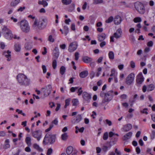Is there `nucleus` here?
I'll return each mask as SVG.
<instances>
[{
	"instance_id": "39448f33",
	"label": "nucleus",
	"mask_w": 155,
	"mask_h": 155,
	"mask_svg": "<svg viewBox=\"0 0 155 155\" xmlns=\"http://www.w3.org/2000/svg\"><path fill=\"white\" fill-rule=\"evenodd\" d=\"M2 32L3 35L7 39H11L13 37L11 31L6 26H4L2 29Z\"/></svg>"
},
{
	"instance_id": "2eb2a0df",
	"label": "nucleus",
	"mask_w": 155,
	"mask_h": 155,
	"mask_svg": "<svg viewBox=\"0 0 155 155\" xmlns=\"http://www.w3.org/2000/svg\"><path fill=\"white\" fill-rule=\"evenodd\" d=\"M82 61L86 63H89L92 61V59L87 56L83 57L82 58Z\"/></svg>"
},
{
	"instance_id": "72a5a7b5",
	"label": "nucleus",
	"mask_w": 155,
	"mask_h": 155,
	"mask_svg": "<svg viewBox=\"0 0 155 155\" xmlns=\"http://www.w3.org/2000/svg\"><path fill=\"white\" fill-rule=\"evenodd\" d=\"M72 1L71 0H61L62 3L65 5H68L71 4Z\"/></svg>"
},
{
	"instance_id": "ddd939ff",
	"label": "nucleus",
	"mask_w": 155,
	"mask_h": 155,
	"mask_svg": "<svg viewBox=\"0 0 155 155\" xmlns=\"http://www.w3.org/2000/svg\"><path fill=\"white\" fill-rule=\"evenodd\" d=\"M11 52L9 50H8L6 52L5 51L3 53V54L4 55L6 58H7V60L8 61H9L11 60Z\"/></svg>"
},
{
	"instance_id": "1a4fd4ad",
	"label": "nucleus",
	"mask_w": 155,
	"mask_h": 155,
	"mask_svg": "<svg viewBox=\"0 0 155 155\" xmlns=\"http://www.w3.org/2000/svg\"><path fill=\"white\" fill-rule=\"evenodd\" d=\"M135 77L134 74L133 73H131L129 74L127 77L126 83L128 85H130L133 83Z\"/></svg>"
},
{
	"instance_id": "052dcab7",
	"label": "nucleus",
	"mask_w": 155,
	"mask_h": 155,
	"mask_svg": "<svg viewBox=\"0 0 155 155\" xmlns=\"http://www.w3.org/2000/svg\"><path fill=\"white\" fill-rule=\"evenodd\" d=\"M147 109L144 108L143 110L141 111V112L142 113L145 114H147L148 113L147 111Z\"/></svg>"
},
{
	"instance_id": "6e6552de",
	"label": "nucleus",
	"mask_w": 155,
	"mask_h": 155,
	"mask_svg": "<svg viewBox=\"0 0 155 155\" xmlns=\"http://www.w3.org/2000/svg\"><path fill=\"white\" fill-rule=\"evenodd\" d=\"M47 23V20L46 19L41 18L39 21L38 28L40 29L44 28L46 26Z\"/></svg>"
},
{
	"instance_id": "473e14b6",
	"label": "nucleus",
	"mask_w": 155,
	"mask_h": 155,
	"mask_svg": "<svg viewBox=\"0 0 155 155\" xmlns=\"http://www.w3.org/2000/svg\"><path fill=\"white\" fill-rule=\"evenodd\" d=\"M33 147L34 148L39 151H43V149L40 147L36 143L34 144Z\"/></svg>"
},
{
	"instance_id": "774afa93",
	"label": "nucleus",
	"mask_w": 155,
	"mask_h": 155,
	"mask_svg": "<svg viewBox=\"0 0 155 155\" xmlns=\"http://www.w3.org/2000/svg\"><path fill=\"white\" fill-rule=\"evenodd\" d=\"M151 119L153 121L155 122V114H154L151 115Z\"/></svg>"
},
{
	"instance_id": "9b49d317",
	"label": "nucleus",
	"mask_w": 155,
	"mask_h": 155,
	"mask_svg": "<svg viewBox=\"0 0 155 155\" xmlns=\"http://www.w3.org/2000/svg\"><path fill=\"white\" fill-rule=\"evenodd\" d=\"M78 44L76 41L71 43L69 45L68 51L70 52H72L75 50L78 46Z\"/></svg>"
},
{
	"instance_id": "49530a36",
	"label": "nucleus",
	"mask_w": 155,
	"mask_h": 155,
	"mask_svg": "<svg viewBox=\"0 0 155 155\" xmlns=\"http://www.w3.org/2000/svg\"><path fill=\"white\" fill-rule=\"evenodd\" d=\"M108 133L107 132H105L104 133L103 138L104 140H106L108 138Z\"/></svg>"
},
{
	"instance_id": "b1692460",
	"label": "nucleus",
	"mask_w": 155,
	"mask_h": 155,
	"mask_svg": "<svg viewBox=\"0 0 155 155\" xmlns=\"http://www.w3.org/2000/svg\"><path fill=\"white\" fill-rule=\"evenodd\" d=\"M25 141L28 146H31V138L29 137H27L25 139Z\"/></svg>"
},
{
	"instance_id": "7ed1b4c3",
	"label": "nucleus",
	"mask_w": 155,
	"mask_h": 155,
	"mask_svg": "<svg viewBox=\"0 0 155 155\" xmlns=\"http://www.w3.org/2000/svg\"><path fill=\"white\" fill-rule=\"evenodd\" d=\"M134 7L137 12L140 14H143L146 10L144 5L139 2H137L134 3Z\"/></svg>"
},
{
	"instance_id": "69168bd1",
	"label": "nucleus",
	"mask_w": 155,
	"mask_h": 155,
	"mask_svg": "<svg viewBox=\"0 0 155 155\" xmlns=\"http://www.w3.org/2000/svg\"><path fill=\"white\" fill-rule=\"evenodd\" d=\"M96 153H100L101 151V149L99 147H97L96 148Z\"/></svg>"
},
{
	"instance_id": "9d476101",
	"label": "nucleus",
	"mask_w": 155,
	"mask_h": 155,
	"mask_svg": "<svg viewBox=\"0 0 155 155\" xmlns=\"http://www.w3.org/2000/svg\"><path fill=\"white\" fill-rule=\"evenodd\" d=\"M144 78L143 77L142 73L140 72L137 76L136 82L137 85L140 87L144 81Z\"/></svg>"
},
{
	"instance_id": "4be33fe9",
	"label": "nucleus",
	"mask_w": 155,
	"mask_h": 155,
	"mask_svg": "<svg viewBox=\"0 0 155 155\" xmlns=\"http://www.w3.org/2000/svg\"><path fill=\"white\" fill-rule=\"evenodd\" d=\"M88 74V71H84L81 72L79 74V76L81 78H84L87 76Z\"/></svg>"
},
{
	"instance_id": "bf43d9fd",
	"label": "nucleus",
	"mask_w": 155,
	"mask_h": 155,
	"mask_svg": "<svg viewBox=\"0 0 155 155\" xmlns=\"http://www.w3.org/2000/svg\"><path fill=\"white\" fill-rule=\"evenodd\" d=\"M130 66L131 68H134L135 67V63L133 61H131L130 62Z\"/></svg>"
},
{
	"instance_id": "a19ab883",
	"label": "nucleus",
	"mask_w": 155,
	"mask_h": 155,
	"mask_svg": "<svg viewBox=\"0 0 155 155\" xmlns=\"http://www.w3.org/2000/svg\"><path fill=\"white\" fill-rule=\"evenodd\" d=\"M70 99H68L65 101V105L64 106V108H66L67 106H68L70 104Z\"/></svg>"
},
{
	"instance_id": "a878e982",
	"label": "nucleus",
	"mask_w": 155,
	"mask_h": 155,
	"mask_svg": "<svg viewBox=\"0 0 155 155\" xmlns=\"http://www.w3.org/2000/svg\"><path fill=\"white\" fill-rule=\"evenodd\" d=\"M15 50L16 52H19L21 49L20 45L19 43L15 44L14 45Z\"/></svg>"
},
{
	"instance_id": "f257e3e1",
	"label": "nucleus",
	"mask_w": 155,
	"mask_h": 155,
	"mask_svg": "<svg viewBox=\"0 0 155 155\" xmlns=\"http://www.w3.org/2000/svg\"><path fill=\"white\" fill-rule=\"evenodd\" d=\"M17 79L19 83L21 85L26 86L30 84V79L28 78L27 76L23 74H18L17 76Z\"/></svg>"
},
{
	"instance_id": "5fc2aeb1",
	"label": "nucleus",
	"mask_w": 155,
	"mask_h": 155,
	"mask_svg": "<svg viewBox=\"0 0 155 155\" xmlns=\"http://www.w3.org/2000/svg\"><path fill=\"white\" fill-rule=\"evenodd\" d=\"M52 124H54L55 125H57L58 123V120L57 118L55 119L52 122Z\"/></svg>"
},
{
	"instance_id": "dca6fc26",
	"label": "nucleus",
	"mask_w": 155,
	"mask_h": 155,
	"mask_svg": "<svg viewBox=\"0 0 155 155\" xmlns=\"http://www.w3.org/2000/svg\"><path fill=\"white\" fill-rule=\"evenodd\" d=\"M132 135V133L131 132L127 133L124 136L123 138V140H128L131 137Z\"/></svg>"
},
{
	"instance_id": "a211bd4d",
	"label": "nucleus",
	"mask_w": 155,
	"mask_h": 155,
	"mask_svg": "<svg viewBox=\"0 0 155 155\" xmlns=\"http://www.w3.org/2000/svg\"><path fill=\"white\" fill-rule=\"evenodd\" d=\"M132 127V125L131 124H128L124 126L123 129L125 131L127 132L130 130Z\"/></svg>"
},
{
	"instance_id": "58836bf2",
	"label": "nucleus",
	"mask_w": 155,
	"mask_h": 155,
	"mask_svg": "<svg viewBox=\"0 0 155 155\" xmlns=\"http://www.w3.org/2000/svg\"><path fill=\"white\" fill-rule=\"evenodd\" d=\"M111 99V97H104L102 100V103H105L109 101Z\"/></svg>"
},
{
	"instance_id": "f3484780",
	"label": "nucleus",
	"mask_w": 155,
	"mask_h": 155,
	"mask_svg": "<svg viewBox=\"0 0 155 155\" xmlns=\"http://www.w3.org/2000/svg\"><path fill=\"white\" fill-rule=\"evenodd\" d=\"M106 35L104 33H102L98 35V39L99 41H103L105 38Z\"/></svg>"
},
{
	"instance_id": "338daca9",
	"label": "nucleus",
	"mask_w": 155,
	"mask_h": 155,
	"mask_svg": "<svg viewBox=\"0 0 155 155\" xmlns=\"http://www.w3.org/2000/svg\"><path fill=\"white\" fill-rule=\"evenodd\" d=\"M82 92V88L81 87H80L78 90V95L79 96H80Z\"/></svg>"
},
{
	"instance_id": "5701e85b",
	"label": "nucleus",
	"mask_w": 155,
	"mask_h": 155,
	"mask_svg": "<svg viewBox=\"0 0 155 155\" xmlns=\"http://www.w3.org/2000/svg\"><path fill=\"white\" fill-rule=\"evenodd\" d=\"M20 0H12L10 5L11 7H15L20 2Z\"/></svg>"
},
{
	"instance_id": "8fccbe9b",
	"label": "nucleus",
	"mask_w": 155,
	"mask_h": 155,
	"mask_svg": "<svg viewBox=\"0 0 155 155\" xmlns=\"http://www.w3.org/2000/svg\"><path fill=\"white\" fill-rule=\"evenodd\" d=\"M48 40L51 42H53L54 41V38H53V37L52 35H50L49 36Z\"/></svg>"
},
{
	"instance_id": "f8f14e48",
	"label": "nucleus",
	"mask_w": 155,
	"mask_h": 155,
	"mask_svg": "<svg viewBox=\"0 0 155 155\" xmlns=\"http://www.w3.org/2000/svg\"><path fill=\"white\" fill-rule=\"evenodd\" d=\"M59 55V49L58 48L55 47L54 51V53L53 54V58L52 59H57Z\"/></svg>"
},
{
	"instance_id": "f03ea898",
	"label": "nucleus",
	"mask_w": 155,
	"mask_h": 155,
	"mask_svg": "<svg viewBox=\"0 0 155 155\" xmlns=\"http://www.w3.org/2000/svg\"><path fill=\"white\" fill-rule=\"evenodd\" d=\"M56 139V136L51 133H47L45 135L43 140V143L46 145L48 143L52 144L55 142Z\"/></svg>"
},
{
	"instance_id": "bb28decb",
	"label": "nucleus",
	"mask_w": 155,
	"mask_h": 155,
	"mask_svg": "<svg viewBox=\"0 0 155 155\" xmlns=\"http://www.w3.org/2000/svg\"><path fill=\"white\" fill-rule=\"evenodd\" d=\"M68 138V135L67 133H64L61 135V139L63 141H66Z\"/></svg>"
},
{
	"instance_id": "cd10ccee",
	"label": "nucleus",
	"mask_w": 155,
	"mask_h": 155,
	"mask_svg": "<svg viewBox=\"0 0 155 155\" xmlns=\"http://www.w3.org/2000/svg\"><path fill=\"white\" fill-rule=\"evenodd\" d=\"M25 48L26 50H30L32 48V45L30 43H26L25 45Z\"/></svg>"
},
{
	"instance_id": "3c124183",
	"label": "nucleus",
	"mask_w": 155,
	"mask_h": 155,
	"mask_svg": "<svg viewBox=\"0 0 155 155\" xmlns=\"http://www.w3.org/2000/svg\"><path fill=\"white\" fill-rule=\"evenodd\" d=\"M155 137V131L153 130L152 131L150 135V138L152 140H153Z\"/></svg>"
},
{
	"instance_id": "de8ad7c7",
	"label": "nucleus",
	"mask_w": 155,
	"mask_h": 155,
	"mask_svg": "<svg viewBox=\"0 0 155 155\" xmlns=\"http://www.w3.org/2000/svg\"><path fill=\"white\" fill-rule=\"evenodd\" d=\"M134 21L135 22H139L141 21V19L140 18L137 17L134 18Z\"/></svg>"
},
{
	"instance_id": "c9c22d12",
	"label": "nucleus",
	"mask_w": 155,
	"mask_h": 155,
	"mask_svg": "<svg viewBox=\"0 0 155 155\" xmlns=\"http://www.w3.org/2000/svg\"><path fill=\"white\" fill-rule=\"evenodd\" d=\"M72 103L73 106H77L79 104L78 100L77 99H74L72 101Z\"/></svg>"
},
{
	"instance_id": "ea45409f",
	"label": "nucleus",
	"mask_w": 155,
	"mask_h": 155,
	"mask_svg": "<svg viewBox=\"0 0 155 155\" xmlns=\"http://www.w3.org/2000/svg\"><path fill=\"white\" fill-rule=\"evenodd\" d=\"M53 61L52 63V65L53 68L54 69H55L57 67V62L56 59H53Z\"/></svg>"
},
{
	"instance_id": "0e129e2a",
	"label": "nucleus",
	"mask_w": 155,
	"mask_h": 155,
	"mask_svg": "<svg viewBox=\"0 0 155 155\" xmlns=\"http://www.w3.org/2000/svg\"><path fill=\"white\" fill-rule=\"evenodd\" d=\"M6 134L5 132L4 131H1L0 132V136L4 137H5Z\"/></svg>"
},
{
	"instance_id": "20e7f679",
	"label": "nucleus",
	"mask_w": 155,
	"mask_h": 155,
	"mask_svg": "<svg viewBox=\"0 0 155 155\" xmlns=\"http://www.w3.org/2000/svg\"><path fill=\"white\" fill-rule=\"evenodd\" d=\"M20 27L22 31L25 33L28 32L30 30L28 21L25 20H21L20 23Z\"/></svg>"
},
{
	"instance_id": "680f3d73",
	"label": "nucleus",
	"mask_w": 155,
	"mask_h": 155,
	"mask_svg": "<svg viewBox=\"0 0 155 155\" xmlns=\"http://www.w3.org/2000/svg\"><path fill=\"white\" fill-rule=\"evenodd\" d=\"M153 45V43L152 41H150L147 43V45L148 47H152Z\"/></svg>"
},
{
	"instance_id": "37998d69",
	"label": "nucleus",
	"mask_w": 155,
	"mask_h": 155,
	"mask_svg": "<svg viewBox=\"0 0 155 155\" xmlns=\"http://www.w3.org/2000/svg\"><path fill=\"white\" fill-rule=\"evenodd\" d=\"M91 94L88 93L86 92H84L82 94L83 97H91Z\"/></svg>"
},
{
	"instance_id": "13d9d810",
	"label": "nucleus",
	"mask_w": 155,
	"mask_h": 155,
	"mask_svg": "<svg viewBox=\"0 0 155 155\" xmlns=\"http://www.w3.org/2000/svg\"><path fill=\"white\" fill-rule=\"evenodd\" d=\"M79 53L78 52H76L75 53V60L76 61L78 59L79 57Z\"/></svg>"
},
{
	"instance_id": "6ab92c4d",
	"label": "nucleus",
	"mask_w": 155,
	"mask_h": 155,
	"mask_svg": "<svg viewBox=\"0 0 155 155\" xmlns=\"http://www.w3.org/2000/svg\"><path fill=\"white\" fill-rule=\"evenodd\" d=\"M118 136L119 135L117 134H115V135L113 136L111 141V143H112V145L115 144L117 140L118 139Z\"/></svg>"
},
{
	"instance_id": "e2e57ef3",
	"label": "nucleus",
	"mask_w": 155,
	"mask_h": 155,
	"mask_svg": "<svg viewBox=\"0 0 155 155\" xmlns=\"http://www.w3.org/2000/svg\"><path fill=\"white\" fill-rule=\"evenodd\" d=\"M42 68L43 71V73H45L46 72L47 68L46 66L45 65H42Z\"/></svg>"
},
{
	"instance_id": "864d4df0",
	"label": "nucleus",
	"mask_w": 155,
	"mask_h": 155,
	"mask_svg": "<svg viewBox=\"0 0 155 155\" xmlns=\"http://www.w3.org/2000/svg\"><path fill=\"white\" fill-rule=\"evenodd\" d=\"M114 37L116 38H120L121 35L120 34H118L117 33H114Z\"/></svg>"
},
{
	"instance_id": "4c0bfd02",
	"label": "nucleus",
	"mask_w": 155,
	"mask_h": 155,
	"mask_svg": "<svg viewBox=\"0 0 155 155\" xmlns=\"http://www.w3.org/2000/svg\"><path fill=\"white\" fill-rule=\"evenodd\" d=\"M108 56L109 58L111 60H113L114 59V54L112 51H110L109 52Z\"/></svg>"
},
{
	"instance_id": "6e6d98bb",
	"label": "nucleus",
	"mask_w": 155,
	"mask_h": 155,
	"mask_svg": "<svg viewBox=\"0 0 155 155\" xmlns=\"http://www.w3.org/2000/svg\"><path fill=\"white\" fill-rule=\"evenodd\" d=\"M52 149L51 148H50L48 149L47 152V155H50L52 152Z\"/></svg>"
},
{
	"instance_id": "c03bdc74",
	"label": "nucleus",
	"mask_w": 155,
	"mask_h": 155,
	"mask_svg": "<svg viewBox=\"0 0 155 155\" xmlns=\"http://www.w3.org/2000/svg\"><path fill=\"white\" fill-rule=\"evenodd\" d=\"M114 19V18L113 16H111L108 18L105 21V22L106 23H110L112 22Z\"/></svg>"
},
{
	"instance_id": "f704fd0d",
	"label": "nucleus",
	"mask_w": 155,
	"mask_h": 155,
	"mask_svg": "<svg viewBox=\"0 0 155 155\" xmlns=\"http://www.w3.org/2000/svg\"><path fill=\"white\" fill-rule=\"evenodd\" d=\"M66 68L64 66H62L61 67L60 69V73L62 75H63L65 72Z\"/></svg>"
},
{
	"instance_id": "603ef678",
	"label": "nucleus",
	"mask_w": 155,
	"mask_h": 155,
	"mask_svg": "<svg viewBox=\"0 0 155 155\" xmlns=\"http://www.w3.org/2000/svg\"><path fill=\"white\" fill-rule=\"evenodd\" d=\"M54 127V125L53 124H51L50 125V126H49V127L46 129L45 130V132H48L49 131H50L51 129L52 128H53Z\"/></svg>"
},
{
	"instance_id": "393cba45",
	"label": "nucleus",
	"mask_w": 155,
	"mask_h": 155,
	"mask_svg": "<svg viewBox=\"0 0 155 155\" xmlns=\"http://www.w3.org/2000/svg\"><path fill=\"white\" fill-rule=\"evenodd\" d=\"M38 4L42 5L44 7H45L48 5V3L45 0H43L42 1H38Z\"/></svg>"
},
{
	"instance_id": "c85d7f7f",
	"label": "nucleus",
	"mask_w": 155,
	"mask_h": 155,
	"mask_svg": "<svg viewBox=\"0 0 155 155\" xmlns=\"http://www.w3.org/2000/svg\"><path fill=\"white\" fill-rule=\"evenodd\" d=\"M155 88L154 85L153 84H151L147 86V91H151L154 89Z\"/></svg>"
},
{
	"instance_id": "09e8293b",
	"label": "nucleus",
	"mask_w": 155,
	"mask_h": 155,
	"mask_svg": "<svg viewBox=\"0 0 155 155\" xmlns=\"http://www.w3.org/2000/svg\"><path fill=\"white\" fill-rule=\"evenodd\" d=\"M103 2V1L102 0H94L93 3L95 4H97Z\"/></svg>"
},
{
	"instance_id": "4d7b16f0",
	"label": "nucleus",
	"mask_w": 155,
	"mask_h": 155,
	"mask_svg": "<svg viewBox=\"0 0 155 155\" xmlns=\"http://www.w3.org/2000/svg\"><path fill=\"white\" fill-rule=\"evenodd\" d=\"M106 123L109 126H111L112 124V123L111 122V121L110 120H109L108 119H106L105 120Z\"/></svg>"
},
{
	"instance_id": "79ce46f5",
	"label": "nucleus",
	"mask_w": 155,
	"mask_h": 155,
	"mask_svg": "<svg viewBox=\"0 0 155 155\" xmlns=\"http://www.w3.org/2000/svg\"><path fill=\"white\" fill-rule=\"evenodd\" d=\"M113 91H111L105 94V97H107V96H113Z\"/></svg>"
},
{
	"instance_id": "e433bc0d",
	"label": "nucleus",
	"mask_w": 155,
	"mask_h": 155,
	"mask_svg": "<svg viewBox=\"0 0 155 155\" xmlns=\"http://www.w3.org/2000/svg\"><path fill=\"white\" fill-rule=\"evenodd\" d=\"M38 20L37 19H36L35 20L34 24L32 25V27L34 29H37L38 27H37V26H38Z\"/></svg>"
},
{
	"instance_id": "0eeeda50",
	"label": "nucleus",
	"mask_w": 155,
	"mask_h": 155,
	"mask_svg": "<svg viewBox=\"0 0 155 155\" xmlns=\"http://www.w3.org/2000/svg\"><path fill=\"white\" fill-rule=\"evenodd\" d=\"M32 136L39 141L42 137V133L40 130L31 131Z\"/></svg>"
},
{
	"instance_id": "4468645a",
	"label": "nucleus",
	"mask_w": 155,
	"mask_h": 155,
	"mask_svg": "<svg viewBox=\"0 0 155 155\" xmlns=\"http://www.w3.org/2000/svg\"><path fill=\"white\" fill-rule=\"evenodd\" d=\"M122 21L121 17L119 15L116 16L114 19V22L115 25L119 24Z\"/></svg>"
},
{
	"instance_id": "412c9836",
	"label": "nucleus",
	"mask_w": 155,
	"mask_h": 155,
	"mask_svg": "<svg viewBox=\"0 0 155 155\" xmlns=\"http://www.w3.org/2000/svg\"><path fill=\"white\" fill-rule=\"evenodd\" d=\"M73 148L72 146H69L67 147L66 149V152L68 155L71 154L73 152Z\"/></svg>"
},
{
	"instance_id": "2f4dec72",
	"label": "nucleus",
	"mask_w": 155,
	"mask_h": 155,
	"mask_svg": "<svg viewBox=\"0 0 155 155\" xmlns=\"http://www.w3.org/2000/svg\"><path fill=\"white\" fill-rule=\"evenodd\" d=\"M75 5L74 3H72L70 5L68 8V11L69 12H71L73 11L75 8Z\"/></svg>"
},
{
	"instance_id": "7c9ffc66",
	"label": "nucleus",
	"mask_w": 155,
	"mask_h": 155,
	"mask_svg": "<svg viewBox=\"0 0 155 155\" xmlns=\"http://www.w3.org/2000/svg\"><path fill=\"white\" fill-rule=\"evenodd\" d=\"M112 146V145H110L109 147L106 146H103L102 147V150L104 152H107L109 149H110L111 147Z\"/></svg>"
},
{
	"instance_id": "423d86ee",
	"label": "nucleus",
	"mask_w": 155,
	"mask_h": 155,
	"mask_svg": "<svg viewBox=\"0 0 155 155\" xmlns=\"http://www.w3.org/2000/svg\"><path fill=\"white\" fill-rule=\"evenodd\" d=\"M52 87L51 85H48L42 87L41 89V94L45 97H46L49 96L51 92Z\"/></svg>"
},
{
	"instance_id": "a18cd8bd",
	"label": "nucleus",
	"mask_w": 155,
	"mask_h": 155,
	"mask_svg": "<svg viewBox=\"0 0 155 155\" xmlns=\"http://www.w3.org/2000/svg\"><path fill=\"white\" fill-rule=\"evenodd\" d=\"M64 34L65 35H66L69 31V28L67 26H64Z\"/></svg>"
},
{
	"instance_id": "c756f323",
	"label": "nucleus",
	"mask_w": 155,
	"mask_h": 155,
	"mask_svg": "<svg viewBox=\"0 0 155 155\" xmlns=\"http://www.w3.org/2000/svg\"><path fill=\"white\" fill-rule=\"evenodd\" d=\"M82 119V117L81 115L78 114L76 117V120L75 123H78L80 122Z\"/></svg>"
},
{
	"instance_id": "aec40b11",
	"label": "nucleus",
	"mask_w": 155,
	"mask_h": 155,
	"mask_svg": "<svg viewBox=\"0 0 155 155\" xmlns=\"http://www.w3.org/2000/svg\"><path fill=\"white\" fill-rule=\"evenodd\" d=\"M10 140L8 139H6L4 142V144L3 148L5 149H7L9 148L10 147V145L9 144Z\"/></svg>"
}]
</instances>
